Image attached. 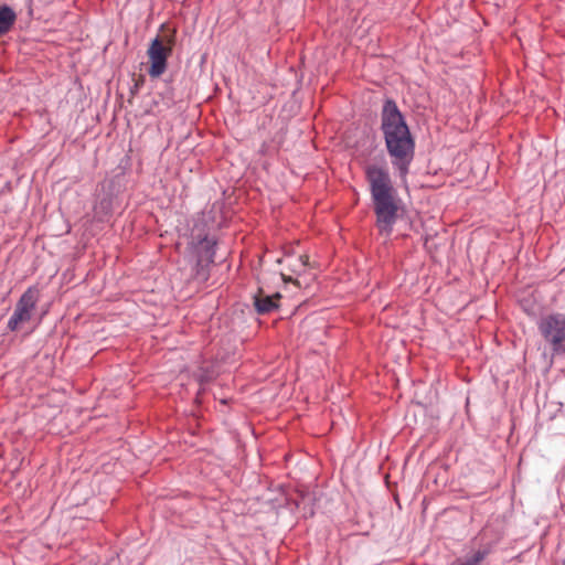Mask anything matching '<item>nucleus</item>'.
Returning a JSON list of instances; mask_svg holds the SVG:
<instances>
[{"instance_id": "nucleus-1", "label": "nucleus", "mask_w": 565, "mask_h": 565, "mask_svg": "<svg viewBox=\"0 0 565 565\" xmlns=\"http://www.w3.org/2000/svg\"><path fill=\"white\" fill-rule=\"evenodd\" d=\"M381 129L392 164L398 171L401 179L406 181L414 157L415 142L403 115L393 100H386L383 106Z\"/></svg>"}, {"instance_id": "nucleus-2", "label": "nucleus", "mask_w": 565, "mask_h": 565, "mask_svg": "<svg viewBox=\"0 0 565 565\" xmlns=\"http://www.w3.org/2000/svg\"><path fill=\"white\" fill-rule=\"evenodd\" d=\"M364 174L371 192L376 225L382 234L390 235L397 220L399 201L385 163H367Z\"/></svg>"}, {"instance_id": "nucleus-3", "label": "nucleus", "mask_w": 565, "mask_h": 565, "mask_svg": "<svg viewBox=\"0 0 565 565\" xmlns=\"http://www.w3.org/2000/svg\"><path fill=\"white\" fill-rule=\"evenodd\" d=\"M539 329L554 353H565V315L552 313L543 318Z\"/></svg>"}, {"instance_id": "nucleus-4", "label": "nucleus", "mask_w": 565, "mask_h": 565, "mask_svg": "<svg viewBox=\"0 0 565 565\" xmlns=\"http://www.w3.org/2000/svg\"><path fill=\"white\" fill-rule=\"evenodd\" d=\"M173 44V36H167L164 39L157 36L152 40L147 51L150 64L148 70L150 77L158 78L166 72L167 61L172 53Z\"/></svg>"}, {"instance_id": "nucleus-5", "label": "nucleus", "mask_w": 565, "mask_h": 565, "mask_svg": "<svg viewBox=\"0 0 565 565\" xmlns=\"http://www.w3.org/2000/svg\"><path fill=\"white\" fill-rule=\"evenodd\" d=\"M39 289L36 287L28 288L15 305L13 315L8 321V328L12 331L28 322L31 319L32 311L39 301Z\"/></svg>"}, {"instance_id": "nucleus-6", "label": "nucleus", "mask_w": 565, "mask_h": 565, "mask_svg": "<svg viewBox=\"0 0 565 565\" xmlns=\"http://www.w3.org/2000/svg\"><path fill=\"white\" fill-rule=\"evenodd\" d=\"M288 273L282 271L281 278L285 282H294L297 286H300V281L297 278H294L292 275L299 276L301 273L306 271L309 265V256L308 255H299L298 257H287L286 258Z\"/></svg>"}, {"instance_id": "nucleus-7", "label": "nucleus", "mask_w": 565, "mask_h": 565, "mask_svg": "<svg viewBox=\"0 0 565 565\" xmlns=\"http://www.w3.org/2000/svg\"><path fill=\"white\" fill-rule=\"evenodd\" d=\"M280 298V294L267 295L260 288L254 297V305L259 313H268L278 307L277 300Z\"/></svg>"}, {"instance_id": "nucleus-8", "label": "nucleus", "mask_w": 565, "mask_h": 565, "mask_svg": "<svg viewBox=\"0 0 565 565\" xmlns=\"http://www.w3.org/2000/svg\"><path fill=\"white\" fill-rule=\"evenodd\" d=\"M17 21V13L7 4L0 6V38L7 34Z\"/></svg>"}, {"instance_id": "nucleus-9", "label": "nucleus", "mask_w": 565, "mask_h": 565, "mask_svg": "<svg viewBox=\"0 0 565 565\" xmlns=\"http://www.w3.org/2000/svg\"><path fill=\"white\" fill-rule=\"evenodd\" d=\"M483 558L484 553L477 552L471 557H468L467 559H458L452 565H479Z\"/></svg>"}, {"instance_id": "nucleus-10", "label": "nucleus", "mask_w": 565, "mask_h": 565, "mask_svg": "<svg viewBox=\"0 0 565 565\" xmlns=\"http://www.w3.org/2000/svg\"><path fill=\"white\" fill-rule=\"evenodd\" d=\"M203 244H204L206 247H209V246H210V242H209V241H206V239L203 242Z\"/></svg>"}]
</instances>
